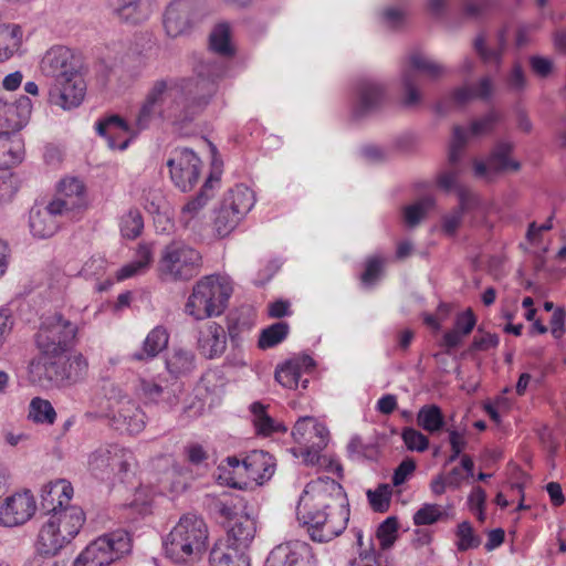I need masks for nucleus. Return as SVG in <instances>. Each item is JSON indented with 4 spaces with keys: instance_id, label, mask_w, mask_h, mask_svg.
<instances>
[{
    "instance_id": "48",
    "label": "nucleus",
    "mask_w": 566,
    "mask_h": 566,
    "mask_svg": "<svg viewBox=\"0 0 566 566\" xmlns=\"http://www.w3.org/2000/svg\"><path fill=\"white\" fill-rule=\"evenodd\" d=\"M434 199L430 196L423 197L417 202L405 207L403 219L409 227H416L424 216L433 208Z\"/></svg>"
},
{
    "instance_id": "64",
    "label": "nucleus",
    "mask_w": 566,
    "mask_h": 566,
    "mask_svg": "<svg viewBox=\"0 0 566 566\" xmlns=\"http://www.w3.org/2000/svg\"><path fill=\"white\" fill-rule=\"evenodd\" d=\"M371 450H373V448L365 444L363 442L361 438H359L357 436L353 437L347 446L348 457L353 461H360V460L368 458L369 457L368 453Z\"/></svg>"
},
{
    "instance_id": "22",
    "label": "nucleus",
    "mask_w": 566,
    "mask_h": 566,
    "mask_svg": "<svg viewBox=\"0 0 566 566\" xmlns=\"http://www.w3.org/2000/svg\"><path fill=\"white\" fill-rule=\"evenodd\" d=\"M513 147L514 145L511 142H497L485 163H474V175L479 178L492 180L499 172L503 170H518L521 167L520 163L512 160L509 157L513 150Z\"/></svg>"
},
{
    "instance_id": "51",
    "label": "nucleus",
    "mask_w": 566,
    "mask_h": 566,
    "mask_svg": "<svg viewBox=\"0 0 566 566\" xmlns=\"http://www.w3.org/2000/svg\"><path fill=\"white\" fill-rule=\"evenodd\" d=\"M251 411L254 417V424L260 433L268 436L279 431V424L266 413L265 407L262 403L253 402Z\"/></svg>"
},
{
    "instance_id": "36",
    "label": "nucleus",
    "mask_w": 566,
    "mask_h": 566,
    "mask_svg": "<svg viewBox=\"0 0 566 566\" xmlns=\"http://www.w3.org/2000/svg\"><path fill=\"white\" fill-rule=\"evenodd\" d=\"M169 335L167 331L157 326L153 328L146 336L143 348L130 355L133 360H149L156 357L161 350H164L168 344Z\"/></svg>"
},
{
    "instance_id": "25",
    "label": "nucleus",
    "mask_w": 566,
    "mask_h": 566,
    "mask_svg": "<svg viewBox=\"0 0 566 566\" xmlns=\"http://www.w3.org/2000/svg\"><path fill=\"white\" fill-rule=\"evenodd\" d=\"M72 497L73 486L69 481L64 479L50 481L41 489L40 511L46 517L59 510L71 506Z\"/></svg>"
},
{
    "instance_id": "56",
    "label": "nucleus",
    "mask_w": 566,
    "mask_h": 566,
    "mask_svg": "<svg viewBox=\"0 0 566 566\" xmlns=\"http://www.w3.org/2000/svg\"><path fill=\"white\" fill-rule=\"evenodd\" d=\"M384 269V260L374 256L367 260L365 271L360 279L365 286H373L380 277Z\"/></svg>"
},
{
    "instance_id": "32",
    "label": "nucleus",
    "mask_w": 566,
    "mask_h": 566,
    "mask_svg": "<svg viewBox=\"0 0 566 566\" xmlns=\"http://www.w3.org/2000/svg\"><path fill=\"white\" fill-rule=\"evenodd\" d=\"M0 107L6 115L7 132H18L27 125L32 113V102L28 96H21L14 103L2 99Z\"/></svg>"
},
{
    "instance_id": "45",
    "label": "nucleus",
    "mask_w": 566,
    "mask_h": 566,
    "mask_svg": "<svg viewBox=\"0 0 566 566\" xmlns=\"http://www.w3.org/2000/svg\"><path fill=\"white\" fill-rule=\"evenodd\" d=\"M119 228L124 238L130 240L138 238L144 229V219L139 209L132 208L124 213L120 218Z\"/></svg>"
},
{
    "instance_id": "13",
    "label": "nucleus",
    "mask_w": 566,
    "mask_h": 566,
    "mask_svg": "<svg viewBox=\"0 0 566 566\" xmlns=\"http://www.w3.org/2000/svg\"><path fill=\"white\" fill-rule=\"evenodd\" d=\"M203 12L201 0H172L166 8L164 27L167 34L176 38L186 33Z\"/></svg>"
},
{
    "instance_id": "55",
    "label": "nucleus",
    "mask_w": 566,
    "mask_h": 566,
    "mask_svg": "<svg viewBox=\"0 0 566 566\" xmlns=\"http://www.w3.org/2000/svg\"><path fill=\"white\" fill-rule=\"evenodd\" d=\"M401 438L410 451L423 452L429 447V439L415 428H405Z\"/></svg>"
},
{
    "instance_id": "49",
    "label": "nucleus",
    "mask_w": 566,
    "mask_h": 566,
    "mask_svg": "<svg viewBox=\"0 0 566 566\" xmlns=\"http://www.w3.org/2000/svg\"><path fill=\"white\" fill-rule=\"evenodd\" d=\"M500 113L490 111L484 116L473 120L469 128L462 127L465 132V139L468 140L469 137H478L493 132L496 123L500 122Z\"/></svg>"
},
{
    "instance_id": "46",
    "label": "nucleus",
    "mask_w": 566,
    "mask_h": 566,
    "mask_svg": "<svg viewBox=\"0 0 566 566\" xmlns=\"http://www.w3.org/2000/svg\"><path fill=\"white\" fill-rule=\"evenodd\" d=\"M210 49L222 56H230L233 54V48L230 43L229 24L220 23L214 27L210 34Z\"/></svg>"
},
{
    "instance_id": "9",
    "label": "nucleus",
    "mask_w": 566,
    "mask_h": 566,
    "mask_svg": "<svg viewBox=\"0 0 566 566\" xmlns=\"http://www.w3.org/2000/svg\"><path fill=\"white\" fill-rule=\"evenodd\" d=\"M132 551L127 531L116 530L90 543L75 559V566H108Z\"/></svg>"
},
{
    "instance_id": "16",
    "label": "nucleus",
    "mask_w": 566,
    "mask_h": 566,
    "mask_svg": "<svg viewBox=\"0 0 566 566\" xmlns=\"http://www.w3.org/2000/svg\"><path fill=\"white\" fill-rule=\"evenodd\" d=\"M464 135L462 126H454L449 146L448 165L437 176L438 187L446 192H455L463 186L460 178L464 169L461 163L462 150L467 144Z\"/></svg>"
},
{
    "instance_id": "31",
    "label": "nucleus",
    "mask_w": 566,
    "mask_h": 566,
    "mask_svg": "<svg viewBox=\"0 0 566 566\" xmlns=\"http://www.w3.org/2000/svg\"><path fill=\"white\" fill-rule=\"evenodd\" d=\"M218 178H213L210 176L206 182L203 184L199 193L189 200L182 208L179 214V222L184 228L195 229L198 224V220L201 216V212L210 198L213 196L212 193V185L213 182H218Z\"/></svg>"
},
{
    "instance_id": "50",
    "label": "nucleus",
    "mask_w": 566,
    "mask_h": 566,
    "mask_svg": "<svg viewBox=\"0 0 566 566\" xmlns=\"http://www.w3.org/2000/svg\"><path fill=\"white\" fill-rule=\"evenodd\" d=\"M455 536L458 538L455 546L459 552L478 548L481 544V538L474 533L471 523L468 521H463L457 526Z\"/></svg>"
},
{
    "instance_id": "61",
    "label": "nucleus",
    "mask_w": 566,
    "mask_h": 566,
    "mask_svg": "<svg viewBox=\"0 0 566 566\" xmlns=\"http://www.w3.org/2000/svg\"><path fill=\"white\" fill-rule=\"evenodd\" d=\"M475 324V315L471 308H468L457 315L453 329L465 337L474 329Z\"/></svg>"
},
{
    "instance_id": "57",
    "label": "nucleus",
    "mask_w": 566,
    "mask_h": 566,
    "mask_svg": "<svg viewBox=\"0 0 566 566\" xmlns=\"http://www.w3.org/2000/svg\"><path fill=\"white\" fill-rule=\"evenodd\" d=\"M398 523L396 517H387L377 530V537L380 542L382 548H388L392 545L396 533H397Z\"/></svg>"
},
{
    "instance_id": "41",
    "label": "nucleus",
    "mask_w": 566,
    "mask_h": 566,
    "mask_svg": "<svg viewBox=\"0 0 566 566\" xmlns=\"http://www.w3.org/2000/svg\"><path fill=\"white\" fill-rule=\"evenodd\" d=\"M22 43V30L19 25L0 27V62L10 59Z\"/></svg>"
},
{
    "instance_id": "28",
    "label": "nucleus",
    "mask_w": 566,
    "mask_h": 566,
    "mask_svg": "<svg viewBox=\"0 0 566 566\" xmlns=\"http://www.w3.org/2000/svg\"><path fill=\"white\" fill-rule=\"evenodd\" d=\"M227 348V334L224 328L216 322H209L199 331L198 349L208 359H216L223 355Z\"/></svg>"
},
{
    "instance_id": "12",
    "label": "nucleus",
    "mask_w": 566,
    "mask_h": 566,
    "mask_svg": "<svg viewBox=\"0 0 566 566\" xmlns=\"http://www.w3.org/2000/svg\"><path fill=\"white\" fill-rule=\"evenodd\" d=\"M133 454L117 444L101 446L88 454L87 470L97 480L108 481L129 470Z\"/></svg>"
},
{
    "instance_id": "17",
    "label": "nucleus",
    "mask_w": 566,
    "mask_h": 566,
    "mask_svg": "<svg viewBox=\"0 0 566 566\" xmlns=\"http://www.w3.org/2000/svg\"><path fill=\"white\" fill-rule=\"evenodd\" d=\"M108 417L112 427L122 433L137 434L146 426L145 412L126 395L111 405Z\"/></svg>"
},
{
    "instance_id": "40",
    "label": "nucleus",
    "mask_w": 566,
    "mask_h": 566,
    "mask_svg": "<svg viewBox=\"0 0 566 566\" xmlns=\"http://www.w3.org/2000/svg\"><path fill=\"white\" fill-rule=\"evenodd\" d=\"M417 424L431 434L443 430L446 420L441 408L434 403L423 405L417 413Z\"/></svg>"
},
{
    "instance_id": "60",
    "label": "nucleus",
    "mask_w": 566,
    "mask_h": 566,
    "mask_svg": "<svg viewBox=\"0 0 566 566\" xmlns=\"http://www.w3.org/2000/svg\"><path fill=\"white\" fill-rule=\"evenodd\" d=\"M164 389L165 386H161L154 380L140 379L139 381V394L149 402L160 403V395H163Z\"/></svg>"
},
{
    "instance_id": "30",
    "label": "nucleus",
    "mask_w": 566,
    "mask_h": 566,
    "mask_svg": "<svg viewBox=\"0 0 566 566\" xmlns=\"http://www.w3.org/2000/svg\"><path fill=\"white\" fill-rule=\"evenodd\" d=\"M227 526V546L242 551L249 548L256 533V523L254 517L244 511Z\"/></svg>"
},
{
    "instance_id": "18",
    "label": "nucleus",
    "mask_w": 566,
    "mask_h": 566,
    "mask_svg": "<svg viewBox=\"0 0 566 566\" xmlns=\"http://www.w3.org/2000/svg\"><path fill=\"white\" fill-rule=\"evenodd\" d=\"M264 566H317L310 544L291 541L275 546L268 555Z\"/></svg>"
},
{
    "instance_id": "26",
    "label": "nucleus",
    "mask_w": 566,
    "mask_h": 566,
    "mask_svg": "<svg viewBox=\"0 0 566 566\" xmlns=\"http://www.w3.org/2000/svg\"><path fill=\"white\" fill-rule=\"evenodd\" d=\"M107 7L119 22L136 25L150 17L154 0H107Z\"/></svg>"
},
{
    "instance_id": "43",
    "label": "nucleus",
    "mask_w": 566,
    "mask_h": 566,
    "mask_svg": "<svg viewBox=\"0 0 566 566\" xmlns=\"http://www.w3.org/2000/svg\"><path fill=\"white\" fill-rule=\"evenodd\" d=\"M28 418L35 423L53 424L56 419V412L49 400L34 397L29 405Z\"/></svg>"
},
{
    "instance_id": "29",
    "label": "nucleus",
    "mask_w": 566,
    "mask_h": 566,
    "mask_svg": "<svg viewBox=\"0 0 566 566\" xmlns=\"http://www.w3.org/2000/svg\"><path fill=\"white\" fill-rule=\"evenodd\" d=\"M65 213L57 207H52V201L44 208H33L30 211V230L40 239L52 237L60 227V217Z\"/></svg>"
},
{
    "instance_id": "39",
    "label": "nucleus",
    "mask_w": 566,
    "mask_h": 566,
    "mask_svg": "<svg viewBox=\"0 0 566 566\" xmlns=\"http://www.w3.org/2000/svg\"><path fill=\"white\" fill-rule=\"evenodd\" d=\"M210 566H250V558L244 551L226 546H214L209 555Z\"/></svg>"
},
{
    "instance_id": "52",
    "label": "nucleus",
    "mask_w": 566,
    "mask_h": 566,
    "mask_svg": "<svg viewBox=\"0 0 566 566\" xmlns=\"http://www.w3.org/2000/svg\"><path fill=\"white\" fill-rule=\"evenodd\" d=\"M367 497L375 512L384 513L389 509L391 488L388 484H379L376 490H368Z\"/></svg>"
},
{
    "instance_id": "11",
    "label": "nucleus",
    "mask_w": 566,
    "mask_h": 566,
    "mask_svg": "<svg viewBox=\"0 0 566 566\" xmlns=\"http://www.w3.org/2000/svg\"><path fill=\"white\" fill-rule=\"evenodd\" d=\"M292 437L301 447V454L306 464L319 462L321 452L328 443L329 432L325 424L314 417H301L294 424Z\"/></svg>"
},
{
    "instance_id": "21",
    "label": "nucleus",
    "mask_w": 566,
    "mask_h": 566,
    "mask_svg": "<svg viewBox=\"0 0 566 566\" xmlns=\"http://www.w3.org/2000/svg\"><path fill=\"white\" fill-rule=\"evenodd\" d=\"M385 97L384 85L375 78H360L355 86V98L352 116L361 119L374 113L381 105Z\"/></svg>"
},
{
    "instance_id": "33",
    "label": "nucleus",
    "mask_w": 566,
    "mask_h": 566,
    "mask_svg": "<svg viewBox=\"0 0 566 566\" xmlns=\"http://www.w3.org/2000/svg\"><path fill=\"white\" fill-rule=\"evenodd\" d=\"M153 260V247L148 243L138 244L134 259L116 272V281L122 282L145 274L149 270Z\"/></svg>"
},
{
    "instance_id": "7",
    "label": "nucleus",
    "mask_w": 566,
    "mask_h": 566,
    "mask_svg": "<svg viewBox=\"0 0 566 566\" xmlns=\"http://www.w3.org/2000/svg\"><path fill=\"white\" fill-rule=\"evenodd\" d=\"M275 471L273 457L262 450H253L243 459L235 455L227 457L218 465V480L231 488L243 489L247 478L259 485L269 481Z\"/></svg>"
},
{
    "instance_id": "14",
    "label": "nucleus",
    "mask_w": 566,
    "mask_h": 566,
    "mask_svg": "<svg viewBox=\"0 0 566 566\" xmlns=\"http://www.w3.org/2000/svg\"><path fill=\"white\" fill-rule=\"evenodd\" d=\"M174 185L186 192L197 184L202 163L189 148H177L167 161Z\"/></svg>"
},
{
    "instance_id": "2",
    "label": "nucleus",
    "mask_w": 566,
    "mask_h": 566,
    "mask_svg": "<svg viewBox=\"0 0 566 566\" xmlns=\"http://www.w3.org/2000/svg\"><path fill=\"white\" fill-rule=\"evenodd\" d=\"M296 517L311 539L327 543L343 533L349 520V504L335 480L318 478L306 485L296 506Z\"/></svg>"
},
{
    "instance_id": "62",
    "label": "nucleus",
    "mask_w": 566,
    "mask_h": 566,
    "mask_svg": "<svg viewBox=\"0 0 566 566\" xmlns=\"http://www.w3.org/2000/svg\"><path fill=\"white\" fill-rule=\"evenodd\" d=\"M500 338L496 334L485 333L475 335L469 347V352H486L491 348L497 347Z\"/></svg>"
},
{
    "instance_id": "58",
    "label": "nucleus",
    "mask_w": 566,
    "mask_h": 566,
    "mask_svg": "<svg viewBox=\"0 0 566 566\" xmlns=\"http://www.w3.org/2000/svg\"><path fill=\"white\" fill-rule=\"evenodd\" d=\"M506 86L511 93L521 94L527 87L526 75L520 64H515L506 76Z\"/></svg>"
},
{
    "instance_id": "38",
    "label": "nucleus",
    "mask_w": 566,
    "mask_h": 566,
    "mask_svg": "<svg viewBox=\"0 0 566 566\" xmlns=\"http://www.w3.org/2000/svg\"><path fill=\"white\" fill-rule=\"evenodd\" d=\"M496 40H497V48L490 49L485 44L484 34H479L473 42V46H474V50L476 51V53L479 54V56L481 57V60L485 64H494L495 66L499 67L502 64L503 52L506 46V30L505 29L499 31V33L496 35Z\"/></svg>"
},
{
    "instance_id": "20",
    "label": "nucleus",
    "mask_w": 566,
    "mask_h": 566,
    "mask_svg": "<svg viewBox=\"0 0 566 566\" xmlns=\"http://www.w3.org/2000/svg\"><path fill=\"white\" fill-rule=\"evenodd\" d=\"M40 69L44 76L56 82L82 70V63L70 49L53 46L42 57Z\"/></svg>"
},
{
    "instance_id": "35",
    "label": "nucleus",
    "mask_w": 566,
    "mask_h": 566,
    "mask_svg": "<svg viewBox=\"0 0 566 566\" xmlns=\"http://www.w3.org/2000/svg\"><path fill=\"white\" fill-rule=\"evenodd\" d=\"M245 509L243 500L238 495L212 497L209 502L210 513L227 525L234 521Z\"/></svg>"
},
{
    "instance_id": "34",
    "label": "nucleus",
    "mask_w": 566,
    "mask_h": 566,
    "mask_svg": "<svg viewBox=\"0 0 566 566\" xmlns=\"http://www.w3.org/2000/svg\"><path fill=\"white\" fill-rule=\"evenodd\" d=\"M24 156L21 137L9 132H0V169H9L20 164Z\"/></svg>"
},
{
    "instance_id": "5",
    "label": "nucleus",
    "mask_w": 566,
    "mask_h": 566,
    "mask_svg": "<svg viewBox=\"0 0 566 566\" xmlns=\"http://www.w3.org/2000/svg\"><path fill=\"white\" fill-rule=\"evenodd\" d=\"M233 292L231 281L222 275L201 277L192 287L185 304V313L196 321L220 316Z\"/></svg>"
},
{
    "instance_id": "6",
    "label": "nucleus",
    "mask_w": 566,
    "mask_h": 566,
    "mask_svg": "<svg viewBox=\"0 0 566 566\" xmlns=\"http://www.w3.org/2000/svg\"><path fill=\"white\" fill-rule=\"evenodd\" d=\"M85 514L77 505L66 506L45 517L39 531L36 551L44 556L56 555L78 534Z\"/></svg>"
},
{
    "instance_id": "63",
    "label": "nucleus",
    "mask_w": 566,
    "mask_h": 566,
    "mask_svg": "<svg viewBox=\"0 0 566 566\" xmlns=\"http://www.w3.org/2000/svg\"><path fill=\"white\" fill-rule=\"evenodd\" d=\"M407 12L401 7H388L381 12L382 22L389 28H398L403 24Z\"/></svg>"
},
{
    "instance_id": "23",
    "label": "nucleus",
    "mask_w": 566,
    "mask_h": 566,
    "mask_svg": "<svg viewBox=\"0 0 566 566\" xmlns=\"http://www.w3.org/2000/svg\"><path fill=\"white\" fill-rule=\"evenodd\" d=\"M36 510L35 500L30 491L15 493L6 499L0 506V525L13 527L29 521Z\"/></svg>"
},
{
    "instance_id": "27",
    "label": "nucleus",
    "mask_w": 566,
    "mask_h": 566,
    "mask_svg": "<svg viewBox=\"0 0 566 566\" xmlns=\"http://www.w3.org/2000/svg\"><path fill=\"white\" fill-rule=\"evenodd\" d=\"M314 366V359L308 355L291 359L276 368L275 380L289 389H297L300 382L302 388H306L308 379H303V374L312 369Z\"/></svg>"
},
{
    "instance_id": "3",
    "label": "nucleus",
    "mask_w": 566,
    "mask_h": 566,
    "mask_svg": "<svg viewBox=\"0 0 566 566\" xmlns=\"http://www.w3.org/2000/svg\"><path fill=\"white\" fill-rule=\"evenodd\" d=\"M208 538L205 520L193 513L184 514L163 541L165 555L176 564L197 562L208 548Z\"/></svg>"
},
{
    "instance_id": "24",
    "label": "nucleus",
    "mask_w": 566,
    "mask_h": 566,
    "mask_svg": "<svg viewBox=\"0 0 566 566\" xmlns=\"http://www.w3.org/2000/svg\"><path fill=\"white\" fill-rule=\"evenodd\" d=\"M52 207L60 208L65 217L73 219L85 208L84 185L77 178L62 179Z\"/></svg>"
},
{
    "instance_id": "37",
    "label": "nucleus",
    "mask_w": 566,
    "mask_h": 566,
    "mask_svg": "<svg viewBox=\"0 0 566 566\" xmlns=\"http://www.w3.org/2000/svg\"><path fill=\"white\" fill-rule=\"evenodd\" d=\"M222 203L241 218H244L255 203V195L249 187L237 185L228 192Z\"/></svg>"
},
{
    "instance_id": "8",
    "label": "nucleus",
    "mask_w": 566,
    "mask_h": 566,
    "mask_svg": "<svg viewBox=\"0 0 566 566\" xmlns=\"http://www.w3.org/2000/svg\"><path fill=\"white\" fill-rule=\"evenodd\" d=\"M202 264V255L195 247L182 240H174L161 250L158 272L166 281L185 282L197 276Z\"/></svg>"
},
{
    "instance_id": "44",
    "label": "nucleus",
    "mask_w": 566,
    "mask_h": 566,
    "mask_svg": "<svg viewBox=\"0 0 566 566\" xmlns=\"http://www.w3.org/2000/svg\"><path fill=\"white\" fill-rule=\"evenodd\" d=\"M243 218L231 211L228 206L221 203L216 212L214 230L218 237L224 238L229 235L240 223Z\"/></svg>"
},
{
    "instance_id": "10",
    "label": "nucleus",
    "mask_w": 566,
    "mask_h": 566,
    "mask_svg": "<svg viewBox=\"0 0 566 566\" xmlns=\"http://www.w3.org/2000/svg\"><path fill=\"white\" fill-rule=\"evenodd\" d=\"M77 326L61 314L45 317L35 336L39 355L64 354L75 345Z\"/></svg>"
},
{
    "instance_id": "54",
    "label": "nucleus",
    "mask_w": 566,
    "mask_h": 566,
    "mask_svg": "<svg viewBox=\"0 0 566 566\" xmlns=\"http://www.w3.org/2000/svg\"><path fill=\"white\" fill-rule=\"evenodd\" d=\"M107 266L108 262L104 256L93 255L84 263L78 274L85 279L99 281L106 274Z\"/></svg>"
},
{
    "instance_id": "59",
    "label": "nucleus",
    "mask_w": 566,
    "mask_h": 566,
    "mask_svg": "<svg viewBox=\"0 0 566 566\" xmlns=\"http://www.w3.org/2000/svg\"><path fill=\"white\" fill-rule=\"evenodd\" d=\"M493 6V0H465L463 14L470 19H481Z\"/></svg>"
},
{
    "instance_id": "42",
    "label": "nucleus",
    "mask_w": 566,
    "mask_h": 566,
    "mask_svg": "<svg viewBox=\"0 0 566 566\" xmlns=\"http://www.w3.org/2000/svg\"><path fill=\"white\" fill-rule=\"evenodd\" d=\"M167 370L176 376H186L195 369V355L192 352L176 348L166 359Z\"/></svg>"
},
{
    "instance_id": "47",
    "label": "nucleus",
    "mask_w": 566,
    "mask_h": 566,
    "mask_svg": "<svg viewBox=\"0 0 566 566\" xmlns=\"http://www.w3.org/2000/svg\"><path fill=\"white\" fill-rule=\"evenodd\" d=\"M290 326L285 322H277L261 332L259 347L262 349L272 348L282 343L289 334Z\"/></svg>"
},
{
    "instance_id": "53",
    "label": "nucleus",
    "mask_w": 566,
    "mask_h": 566,
    "mask_svg": "<svg viewBox=\"0 0 566 566\" xmlns=\"http://www.w3.org/2000/svg\"><path fill=\"white\" fill-rule=\"evenodd\" d=\"M443 516L441 506L438 504L424 503L415 514L413 524L417 526L431 525Z\"/></svg>"
},
{
    "instance_id": "4",
    "label": "nucleus",
    "mask_w": 566,
    "mask_h": 566,
    "mask_svg": "<svg viewBox=\"0 0 566 566\" xmlns=\"http://www.w3.org/2000/svg\"><path fill=\"white\" fill-rule=\"evenodd\" d=\"M30 375L41 385L70 387L87 375L88 363L82 354L39 355L30 364Z\"/></svg>"
},
{
    "instance_id": "19",
    "label": "nucleus",
    "mask_w": 566,
    "mask_h": 566,
    "mask_svg": "<svg viewBox=\"0 0 566 566\" xmlns=\"http://www.w3.org/2000/svg\"><path fill=\"white\" fill-rule=\"evenodd\" d=\"M86 94V83L82 70L54 82L49 93L51 104L63 109H72L81 105Z\"/></svg>"
},
{
    "instance_id": "15",
    "label": "nucleus",
    "mask_w": 566,
    "mask_h": 566,
    "mask_svg": "<svg viewBox=\"0 0 566 566\" xmlns=\"http://www.w3.org/2000/svg\"><path fill=\"white\" fill-rule=\"evenodd\" d=\"M409 65L402 71V85L405 90L403 104L406 106H413L421 99L420 92L416 86V78L413 71L421 72L432 80L442 76L446 73L443 65L423 55L422 53L415 52L408 59Z\"/></svg>"
},
{
    "instance_id": "1",
    "label": "nucleus",
    "mask_w": 566,
    "mask_h": 566,
    "mask_svg": "<svg viewBox=\"0 0 566 566\" xmlns=\"http://www.w3.org/2000/svg\"><path fill=\"white\" fill-rule=\"evenodd\" d=\"M224 73L223 63L207 59L195 66L191 77L157 80L145 95L133 126L120 116L111 115L95 124L96 132L109 148L124 150L130 143V138L123 139L124 135H137L155 120L184 127L208 106L217 91L216 82Z\"/></svg>"
}]
</instances>
